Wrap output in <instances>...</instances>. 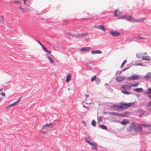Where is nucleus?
Masks as SVG:
<instances>
[{"mask_svg": "<svg viewBox=\"0 0 151 151\" xmlns=\"http://www.w3.org/2000/svg\"><path fill=\"white\" fill-rule=\"evenodd\" d=\"M135 104V102L125 103L124 102H121L120 103L119 105L116 104L112 105L111 107L114 110H115L116 107H117L116 111H118L120 109L122 111L123 109H126Z\"/></svg>", "mask_w": 151, "mask_h": 151, "instance_id": "f257e3e1", "label": "nucleus"}, {"mask_svg": "<svg viewBox=\"0 0 151 151\" xmlns=\"http://www.w3.org/2000/svg\"><path fill=\"white\" fill-rule=\"evenodd\" d=\"M142 127L141 124H140L136 123L133 122L131 124L129 128L127 131L129 132L132 131L134 130L136 133L140 132L142 130Z\"/></svg>", "mask_w": 151, "mask_h": 151, "instance_id": "f03ea898", "label": "nucleus"}, {"mask_svg": "<svg viewBox=\"0 0 151 151\" xmlns=\"http://www.w3.org/2000/svg\"><path fill=\"white\" fill-rule=\"evenodd\" d=\"M119 19H122L127 20L129 22H135V19L132 16L127 15H121L118 17Z\"/></svg>", "mask_w": 151, "mask_h": 151, "instance_id": "7ed1b4c3", "label": "nucleus"}, {"mask_svg": "<svg viewBox=\"0 0 151 151\" xmlns=\"http://www.w3.org/2000/svg\"><path fill=\"white\" fill-rule=\"evenodd\" d=\"M132 87L131 86V85L129 86V85H123L122 86V89H121L122 91L124 94L129 95L131 94V92H129L127 91V90H130L131 87Z\"/></svg>", "mask_w": 151, "mask_h": 151, "instance_id": "20e7f679", "label": "nucleus"}, {"mask_svg": "<svg viewBox=\"0 0 151 151\" xmlns=\"http://www.w3.org/2000/svg\"><path fill=\"white\" fill-rule=\"evenodd\" d=\"M143 79V76L140 75L139 74L133 75L131 76L128 77L127 78V80L129 81Z\"/></svg>", "mask_w": 151, "mask_h": 151, "instance_id": "39448f33", "label": "nucleus"}, {"mask_svg": "<svg viewBox=\"0 0 151 151\" xmlns=\"http://www.w3.org/2000/svg\"><path fill=\"white\" fill-rule=\"evenodd\" d=\"M109 33L111 35L114 37H118L119 36L121 35L120 32L116 31H114L112 30L110 31Z\"/></svg>", "mask_w": 151, "mask_h": 151, "instance_id": "423d86ee", "label": "nucleus"}, {"mask_svg": "<svg viewBox=\"0 0 151 151\" xmlns=\"http://www.w3.org/2000/svg\"><path fill=\"white\" fill-rule=\"evenodd\" d=\"M144 93L145 94H147L148 96L150 99H151V88H148L147 89V91H145Z\"/></svg>", "mask_w": 151, "mask_h": 151, "instance_id": "0eeeda50", "label": "nucleus"}, {"mask_svg": "<svg viewBox=\"0 0 151 151\" xmlns=\"http://www.w3.org/2000/svg\"><path fill=\"white\" fill-rule=\"evenodd\" d=\"M90 139V137L88 135H87L85 137L84 140L87 143L89 144L90 145H92V142H90L89 141V139Z\"/></svg>", "mask_w": 151, "mask_h": 151, "instance_id": "6e6552de", "label": "nucleus"}, {"mask_svg": "<svg viewBox=\"0 0 151 151\" xmlns=\"http://www.w3.org/2000/svg\"><path fill=\"white\" fill-rule=\"evenodd\" d=\"M93 143H92V145H90L91 146L92 149L93 150L97 151V144L94 142Z\"/></svg>", "mask_w": 151, "mask_h": 151, "instance_id": "1a4fd4ad", "label": "nucleus"}, {"mask_svg": "<svg viewBox=\"0 0 151 151\" xmlns=\"http://www.w3.org/2000/svg\"><path fill=\"white\" fill-rule=\"evenodd\" d=\"M91 49V48L89 47H83L80 49V50L83 52H86L88 51Z\"/></svg>", "mask_w": 151, "mask_h": 151, "instance_id": "9d476101", "label": "nucleus"}, {"mask_svg": "<svg viewBox=\"0 0 151 151\" xmlns=\"http://www.w3.org/2000/svg\"><path fill=\"white\" fill-rule=\"evenodd\" d=\"M125 78H126L125 77H123L122 76H119L117 77L115 79V81L119 82L124 80Z\"/></svg>", "mask_w": 151, "mask_h": 151, "instance_id": "9b49d317", "label": "nucleus"}, {"mask_svg": "<svg viewBox=\"0 0 151 151\" xmlns=\"http://www.w3.org/2000/svg\"><path fill=\"white\" fill-rule=\"evenodd\" d=\"M150 72L147 73L145 76H143V79L149 80L150 79Z\"/></svg>", "mask_w": 151, "mask_h": 151, "instance_id": "f8f14e48", "label": "nucleus"}, {"mask_svg": "<svg viewBox=\"0 0 151 151\" xmlns=\"http://www.w3.org/2000/svg\"><path fill=\"white\" fill-rule=\"evenodd\" d=\"M53 123L52 122H50L49 124H46L45 125H44L42 127V129H47V127H49L50 126H51V125H52Z\"/></svg>", "mask_w": 151, "mask_h": 151, "instance_id": "ddd939ff", "label": "nucleus"}, {"mask_svg": "<svg viewBox=\"0 0 151 151\" xmlns=\"http://www.w3.org/2000/svg\"><path fill=\"white\" fill-rule=\"evenodd\" d=\"M71 76L70 73H68L66 76V81L67 82H68L71 79Z\"/></svg>", "mask_w": 151, "mask_h": 151, "instance_id": "4468645a", "label": "nucleus"}, {"mask_svg": "<svg viewBox=\"0 0 151 151\" xmlns=\"http://www.w3.org/2000/svg\"><path fill=\"white\" fill-rule=\"evenodd\" d=\"M129 114V112L128 111H125L122 114L120 113L119 116L121 117H126L127 116V114Z\"/></svg>", "mask_w": 151, "mask_h": 151, "instance_id": "2eb2a0df", "label": "nucleus"}, {"mask_svg": "<svg viewBox=\"0 0 151 151\" xmlns=\"http://www.w3.org/2000/svg\"><path fill=\"white\" fill-rule=\"evenodd\" d=\"M97 28L99 29L105 31L106 30V29L105 26L103 25H99L96 27Z\"/></svg>", "mask_w": 151, "mask_h": 151, "instance_id": "dca6fc26", "label": "nucleus"}, {"mask_svg": "<svg viewBox=\"0 0 151 151\" xmlns=\"http://www.w3.org/2000/svg\"><path fill=\"white\" fill-rule=\"evenodd\" d=\"M102 53V52L99 50H93L91 51V53L93 55L96 54H101Z\"/></svg>", "mask_w": 151, "mask_h": 151, "instance_id": "f3484780", "label": "nucleus"}, {"mask_svg": "<svg viewBox=\"0 0 151 151\" xmlns=\"http://www.w3.org/2000/svg\"><path fill=\"white\" fill-rule=\"evenodd\" d=\"M133 91L138 92H142L143 91L142 88H136L133 89Z\"/></svg>", "mask_w": 151, "mask_h": 151, "instance_id": "a211bd4d", "label": "nucleus"}, {"mask_svg": "<svg viewBox=\"0 0 151 151\" xmlns=\"http://www.w3.org/2000/svg\"><path fill=\"white\" fill-rule=\"evenodd\" d=\"M129 123V122L128 120L124 119H123L121 122V124L122 125H125Z\"/></svg>", "mask_w": 151, "mask_h": 151, "instance_id": "6ab92c4d", "label": "nucleus"}, {"mask_svg": "<svg viewBox=\"0 0 151 151\" xmlns=\"http://www.w3.org/2000/svg\"><path fill=\"white\" fill-rule=\"evenodd\" d=\"M147 38L146 37H140L139 36H138L137 37H135L134 39L136 40H145Z\"/></svg>", "mask_w": 151, "mask_h": 151, "instance_id": "aec40b11", "label": "nucleus"}, {"mask_svg": "<svg viewBox=\"0 0 151 151\" xmlns=\"http://www.w3.org/2000/svg\"><path fill=\"white\" fill-rule=\"evenodd\" d=\"M142 59L143 60H145L150 61L151 60V59L149 58V56H143Z\"/></svg>", "mask_w": 151, "mask_h": 151, "instance_id": "412c9836", "label": "nucleus"}, {"mask_svg": "<svg viewBox=\"0 0 151 151\" xmlns=\"http://www.w3.org/2000/svg\"><path fill=\"white\" fill-rule=\"evenodd\" d=\"M145 19V18H143L139 19H135V22H140L143 21Z\"/></svg>", "mask_w": 151, "mask_h": 151, "instance_id": "4be33fe9", "label": "nucleus"}, {"mask_svg": "<svg viewBox=\"0 0 151 151\" xmlns=\"http://www.w3.org/2000/svg\"><path fill=\"white\" fill-rule=\"evenodd\" d=\"M99 128L104 130H106L107 129V127L103 124L99 125Z\"/></svg>", "mask_w": 151, "mask_h": 151, "instance_id": "5701e85b", "label": "nucleus"}, {"mask_svg": "<svg viewBox=\"0 0 151 151\" xmlns=\"http://www.w3.org/2000/svg\"><path fill=\"white\" fill-rule=\"evenodd\" d=\"M80 34L81 38H82L83 37H86L88 35V33L86 32H84Z\"/></svg>", "mask_w": 151, "mask_h": 151, "instance_id": "b1692460", "label": "nucleus"}, {"mask_svg": "<svg viewBox=\"0 0 151 151\" xmlns=\"http://www.w3.org/2000/svg\"><path fill=\"white\" fill-rule=\"evenodd\" d=\"M46 55L47 56V58L48 59L50 62L52 63H54V61L52 60L51 57L49 56H47V55Z\"/></svg>", "mask_w": 151, "mask_h": 151, "instance_id": "393cba45", "label": "nucleus"}, {"mask_svg": "<svg viewBox=\"0 0 151 151\" xmlns=\"http://www.w3.org/2000/svg\"><path fill=\"white\" fill-rule=\"evenodd\" d=\"M143 55V53H140L139 54L138 53H137L136 54V57L137 58L141 59V58L142 57V56Z\"/></svg>", "mask_w": 151, "mask_h": 151, "instance_id": "a878e982", "label": "nucleus"}, {"mask_svg": "<svg viewBox=\"0 0 151 151\" xmlns=\"http://www.w3.org/2000/svg\"><path fill=\"white\" fill-rule=\"evenodd\" d=\"M91 124L93 126V127L96 126V121L94 120L93 119L92 120V121L91 122Z\"/></svg>", "mask_w": 151, "mask_h": 151, "instance_id": "bb28decb", "label": "nucleus"}, {"mask_svg": "<svg viewBox=\"0 0 151 151\" xmlns=\"http://www.w3.org/2000/svg\"><path fill=\"white\" fill-rule=\"evenodd\" d=\"M4 18L3 16L0 15V23H2L4 24Z\"/></svg>", "mask_w": 151, "mask_h": 151, "instance_id": "cd10ccee", "label": "nucleus"}, {"mask_svg": "<svg viewBox=\"0 0 151 151\" xmlns=\"http://www.w3.org/2000/svg\"><path fill=\"white\" fill-rule=\"evenodd\" d=\"M100 82V80L99 78H97L95 80V83L97 84H99Z\"/></svg>", "mask_w": 151, "mask_h": 151, "instance_id": "c85d7f7f", "label": "nucleus"}, {"mask_svg": "<svg viewBox=\"0 0 151 151\" xmlns=\"http://www.w3.org/2000/svg\"><path fill=\"white\" fill-rule=\"evenodd\" d=\"M75 37L76 38H78L79 39H81V34H76Z\"/></svg>", "mask_w": 151, "mask_h": 151, "instance_id": "c756f323", "label": "nucleus"}, {"mask_svg": "<svg viewBox=\"0 0 151 151\" xmlns=\"http://www.w3.org/2000/svg\"><path fill=\"white\" fill-rule=\"evenodd\" d=\"M139 84V82H137L135 83H133L132 84L131 86H132V87H136Z\"/></svg>", "mask_w": 151, "mask_h": 151, "instance_id": "7c9ffc66", "label": "nucleus"}, {"mask_svg": "<svg viewBox=\"0 0 151 151\" xmlns=\"http://www.w3.org/2000/svg\"><path fill=\"white\" fill-rule=\"evenodd\" d=\"M127 62V60H124L123 61V62L122 63L121 65L120 68H122L123 66L124 65V64H125V63Z\"/></svg>", "mask_w": 151, "mask_h": 151, "instance_id": "2f4dec72", "label": "nucleus"}, {"mask_svg": "<svg viewBox=\"0 0 151 151\" xmlns=\"http://www.w3.org/2000/svg\"><path fill=\"white\" fill-rule=\"evenodd\" d=\"M96 75L94 76L93 77H92L91 79V81H93L95 80H96Z\"/></svg>", "mask_w": 151, "mask_h": 151, "instance_id": "473e14b6", "label": "nucleus"}, {"mask_svg": "<svg viewBox=\"0 0 151 151\" xmlns=\"http://www.w3.org/2000/svg\"><path fill=\"white\" fill-rule=\"evenodd\" d=\"M19 9L21 10V12H23V13H24L25 12V11L24 8H22L21 6H20L19 7Z\"/></svg>", "mask_w": 151, "mask_h": 151, "instance_id": "72a5a7b5", "label": "nucleus"}, {"mask_svg": "<svg viewBox=\"0 0 151 151\" xmlns=\"http://www.w3.org/2000/svg\"><path fill=\"white\" fill-rule=\"evenodd\" d=\"M136 65H140L142 66H145L146 65L143 63H139L136 64Z\"/></svg>", "mask_w": 151, "mask_h": 151, "instance_id": "f704fd0d", "label": "nucleus"}, {"mask_svg": "<svg viewBox=\"0 0 151 151\" xmlns=\"http://www.w3.org/2000/svg\"><path fill=\"white\" fill-rule=\"evenodd\" d=\"M118 12V10L117 9H116L115 10L114 12V16L115 17H117L118 15V14H117V12Z\"/></svg>", "mask_w": 151, "mask_h": 151, "instance_id": "c9c22d12", "label": "nucleus"}, {"mask_svg": "<svg viewBox=\"0 0 151 151\" xmlns=\"http://www.w3.org/2000/svg\"><path fill=\"white\" fill-rule=\"evenodd\" d=\"M141 113L143 116H145L146 115L147 112L145 111H142Z\"/></svg>", "mask_w": 151, "mask_h": 151, "instance_id": "e433bc0d", "label": "nucleus"}, {"mask_svg": "<svg viewBox=\"0 0 151 151\" xmlns=\"http://www.w3.org/2000/svg\"><path fill=\"white\" fill-rule=\"evenodd\" d=\"M132 65V64L129 63V64L127 65V67H126V68L128 69H129Z\"/></svg>", "mask_w": 151, "mask_h": 151, "instance_id": "4c0bfd02", "label": "nucleus"}, {"mask_svg": "<svg viewBox=\"0 0 151 151\" xmlns=\"http://www.w3.org/2000/svg\"><path fill=\"white\" fill-rule=\"evenodd\" d=\"M18 103H17V102L16 101L14 102V103H13L10 104V106H11L12 107V106H15V105L17 104Z\"/></svg>", "mask_w": 151, "mask_h": 151, "instance_id": "58836bf2", "label": "nucleus"}, {"mask_svg": "<svg viewBox=\"0 0 151 151\" xmlns=\"http://www.w3.org/2000/svg\"><path fill=\"white\" fill-rule=\"evenodd\" d=\"M41 47H42V49L44 51H45L47 49L43 45H41Z\"/></svg>", "mask_w": 151, "mask_h": 151, "instance_id": "ea45409f", "label": "nucleus"}, {"mask_svg": "<svg viewBox=\"0 0 151 151\" xmlns=\"http://www.w3.org/2000/svg\"><path fill=\"white\" fill-rule=\"evenodd\" d=\"M14 2L18 4H20L21 3V2L20 1L18 0L14 1Z\"/></svg>", "mask_w": 151, "mask_h": 151, "instance_id": "a19ab883", "label": "nucleus"}, {"mask_svg": "<svg viewBox=\"0 0 151 151\" xmlns=\"http://www.w3.org/2000/svg\"><path fill=\"white\" fill-rule=\"evenodd\" d=\"M119 114H120L119 113L115 112L114 113V116H119Z\"/></svg>", "mask_w": 151, "mask_h": 151, "instance_id": "79ce46f5", "label": "nucleus"}, {"mask_svg": "<svg viewBox=\"0 0 151 151\" xmlns=\"http://www.w3.org/2000/svg\"><path fill=\"white\" fill-rule=\"evenodd\" d=\"M45 52H47V53H48V54H51V52L50 51V50H47V49L45 51Z\"/></svg>", "mask_w": 151, "mask_h": 151, "instance_id": "37998d69", "label": "nucleus"}, {"mask_svg": "<svg viewBox=\"0 0 151 151\" xmlns=\"http://www.w3.org/2000/svg\"><path fill=\"white\" fill-rule=\"evenodd\" d=\"M143 125L145 127H150V126L149 124H143Z\"/></svg>", "mask_w": 151, "mask_h": 151, "instance_id": "c03bdc74", "label": "nucleus"}, {"mask_svg": "<svg viewBox=\"0 0 151 151\" xmlns=\"http://www.w3.org/2000/svg\"><path fill=\"white\" fill-rule=\"evenodd\" d=\"M22 98V96H21L16 101L17 102V103H19L21 99Z\"/></svg>", "mask_w": 151, "mask_h": 151, "instance_id": "a18cd8bd", "label": "nucleus"}, {"mask_svg": "<svg viewBox=\"0 0 151 151\" xmlns=\"http://www.w3.org/2000/svg\"><path fill=\"white\" fill-rule=\"evenodd\" d=\"M98 121L99 122H101L102 121V119L101 117H100L99 118Z\"/></svg>", "mask_w": 151, "mask_h": 151, "instance_id": "49530a36", "label": "nucleus"}, {"mask_svg": "<svg viewBox=\"0 0 151 151\" xmlns=\"http://www.w3.org/2000/svg\"><path fill=\"white\" fill-rule=\"evenodd\" d=\"M69 34L71 36H72L75 37L76 34L72 33H69Z\"/></svg>", "mask_w": 151, "mask_h": 151, "instance_id": "de8ad7c7", "label": "nucleus"}, {"mask_svg": "<svg viewBox=\"0 0 151 151\" xmlns=\"http://www.w3.org/2000/svg\"><path fill=\"white\" fill-rule=\"evenodd\" d=\"M147 106L148 107L150 106H151V101H150L149 103L147 105Z\"/></svg>", "mask_w": 151, "mask_h": 151, "instance_id": "09e8293b", "label": "nucleus"}, {"mask_svg": "<svg viewBox=\"0 0 151 151\" xmlns=\"http://www.w3.org/2000/svg\"><path fill=\"white\" fill-rule=\"evenodd\" d=\"M1 95L3 96H4L5 95V93L2 92L0 93Z\"/></svg>", "mask_w": 151, "mask_h": 151, "instance_id": "8fccbe9b", "label": "nucleus"}, {"mask_svg": "<svg viewBox=\"0 0 151 151\" xmlns=\"http://www.w3.org/2000/svg\"><path fill=\"white\" fill-rule=\"evenodd\" d=\"M114 112H110L109 113V114L110 115H114Z\"/></svg>", "mask_w": 151, "mask_h": 151, "instance_id": "3c124183", "label": "nucleus"}, {"mask_svg": "<svg viewBox=\"0 0 151 151\" xmlns=\"http://www.w3.org/2000/svg\"><path fill=\"white\" fill-rule=\"evenodd\" d=\"M39 44L41 46V45H42V43L39 40H37V41Z\"/></svg>", "mask_w": 151, "mask_h": 151, "instance_id": "603ef678", "label": "nucleus"}, {"mask_svg": "<svg viewBox=\"0 0 151 151\" xmlns=\"http://www.w3.org/2000/svg\"><path fill=\"white\" fill-rule=\"evenodd\" d=\"M10 104L9 105H8V106L7 107L6 109H8V108H10V107H12V106H10Z\"/></svg>", "mask_w": 151, "mask_h": 151, "instance_id": "864d4df0", "label": "nucleus"}, {"mask_svg": "<svg viewBox=\"0 0 151 151\" xmlns=\"http://www.w3.org/2000/svg\"><path fill=\"white\" fill-rule=\"evenodd\" d=\"M127 70V68H125L123 69L122 70V71H125L126 70Z\"/></svg>", "mask_w": 151, "mask_h": 151, "instance_id": "5fc2aeb1", "label": "nucleus"}, {"mask_svg": "<svg viewBox=\"0 0 151 151\" xmlns=\"http://www.w3.org/2000/svg\"><path fill=\"white\" fill-rule=\"evenodd\" d=\"M139 116L140 117H142L143 116V115L141 113L139 114Z\"/></svg>", "mask_w": 151, "mask_h": 151, "instance_id": "6e6d98bb", "label": "nucleus"}, {"mask_svg": "<svg viewBox=\"0 0 151 151\" xmlns=\"http://www.w3.org/2000/svg\"><path fill=\"white\" fill-rule=\"evenodd\" d=\"M144 105V104H140L139 105V106H142Z\"/></svg>", "mask_w": 151, "mask_h": 151, "instance_id": "4d7b16f0", "label": "nucleus"}, {"mask_svg": "<svg viewBox=\"0 0 151 151\" xmlns=\"http://www.w3.org/2000/svg\"><path fill=\"white\" fill-rule=\"evenodd\" d=\"M109 112H108V111H107V112H104V114H107V113H109Z\"/></svg>", "mask_w": 151, "mask_h": 151, "instance_id": "13d9d810", "label": "nucleus"}, {"mask_svg": "<svg viewBox=\"0 0 151 151\" xmlns=\"http://www.w3.org/2000/svg\"><path fill=\"white\" fill-rule=\"evenodd\" d=\"M85 96L86 97V98H87L89 96V95H88L86 94L85 95Z\"/></svg>", "mask_w": 151, "mask_h": 151, "instance_id": "bf43d9fd", "label": "nucleus"}, {"mask_svg": "<svg viewBox=\"0 0 151 151\" xmlns=\"http://www.w3.org/2000/svg\"><path fill=\"white\" fill-rule=\"evenodd\" d=\"M26 0H24V1L23 2V3L24 4H26Z\"/></svg>", "mask_w": 151, "mask_h": 151, "instance_id": "052dcab7", "label": "nucleus"}, {"mask_svg": "<svg viewBox=\"0 0 151 151\" xmlns=\"http://www.w3.org/2000/svg\"><path fill=\"white\" fill-rule=\"evenodd\" d=\"M123 72V71H122V70L120 71V72L119 73V75H120L122 73V72Z\"/></svg>", "mask_w": 151, "mask_h": 151, "instance_id": "680f3d73", "label": "nucleus"}, {"mask_svg": "<svg viewBox=\"0 0 151 151\" xmlns=\"http://www.w3.org/2000/svg\"><path fill=\"white\" fill-rule=\"evenodd\" d=\"M136 96L138 97L139 96H140V95L139 94H137L136 95Z\"/></svg>", "mask_w": 151, "mask_h": 151, "instance_id": "e2e57ef3", "label": "nucleus"}, {"mask_svg": "<svg viewBox=\"0 0 151 151\" xmlns=\"http://www.w3.org/2000/svg\"><path fill=\"white\" fill-rule=\"evenodd\" d=\"M119 73V71H117L116 73H115V75H117Z\"/></svg>", "mask_w": 151, "mask_h": 151, "instance_id": "0e129e2a", "label": "nucleus"}, {"mask_svg": "<svg viewBox=\"0 0 151 151\" xmlns=\"http://www.w3.org/2000/svg\"><path fill=\"white\" fill-rule=\"evenodd\" d=\"M83 106L86 108H87V107L86 106H85V105H83Z\"/></svg>", "mask_w": 151, "mask_h": 151, "instance_id": "69168bd1", "label": "nucleus"}, {"mask_svg": "<svg viewBox=\"0 0 151 151\" xmlns=\"http://www.w3.org/2000/svg\"><path fill=\"white\" fill-rule=\"evenodd\" d=\"M150 79L151 78V73L150 72Z\"/></svg>", "mask_w": 151, "mask_h": 151, "instance_id": "338daca9", "label": "nucleus"}, {"mask_svg": "<svg viewBox=\"0 0 151 151\" xmlns=\"http://www.w3.org/2000/svg\"><path fill=\"white\" fill-rule=\"evenodd\" d=\"M82 123H83V124H86V123H85V122H84V121H83V122H82Z\"/></svg>", "mask_w": 151, "mask_h": 151, "instance_id": "774afa93", "label": "nucleus"}]
</instances>
